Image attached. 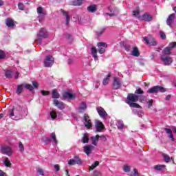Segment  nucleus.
<instances>
[{
    "instance_id": "nucleus-1",
    "label": "nucleus",
    "mask_w": 176,
    "mask_h": 176,
    "mask_svg": "<svg viewBox=\"0 0 176 176\" xmlns=\"http://www.w3.org/2000/svg\"><path fill=\"white\" fill-rule=\"evenodd\" d=\"M28 113V109L20 105H17L15 107H10L9 110V117L14 120H17L16 118H20L22 116H27Z\"/></svg>"
},
{
    "instance_id": "nucleus-2",
    "label": "nucleus",
    "mask_w": 176,
    "mask_h": 176,
    "mask_svg": "<svg viewBox=\"0 0 176 176\" xmlns=\"http://www.w3.org/2000/svg\"><path fill=\"white\" fill-rule=\"evenodd\" d=\"M139 100V96L134 94H129L126 100V104L129 105L131 108H140V109H142V107L140 106L137 102Z\"/></svg>"
},
{
    "instance_id": "nucleus-3",
    "label": "nucleus",
    "mask_w": 176,
    "mask_h": 176,
    "mask_svg": "<svg viewBox=\"0 0 176 176\" xmlns=\"http://www.w3.org/2000/svg\"><path fill=\"white\" fill-rule=\"evenodd\" d=\"M133 14L135 17H138L142 21H152L153 17L148 13L144 14L142 16H140V8H137L133 11Z\"/></svg>"
},
{
    "instance_id": "nucleus-4",
    "label": "nucleus",
    "mask_w": 176,
    "mask_h": 176,
    "mask_svg": "<svg viewBox=\"0 0 176 176\" xmlns=\"http://www.w3.org/2000/svg\"><path fill=\"white\" fill-rule=\"evenodd\" d=\"M25 87L28 90H30V91H32L34 90V87L30 84H22L17 86L16 88V94L19 95L23 93V90Z\"/></svg>"
},
{
    "instance_id": "nucleus-5",
    "label": "nucleus",
    "mask_w": 176,
    "mask_h": 176,
    "mask_svg": "<svg viewBox=\"0 0 176 176\" xmlns=\"http://www.w3.org/2000/svg\"><path fill=\"white\" fill-rule=\"evenodd\" d=\"M82 122L86 129H87L88 130H91V129H93V124H91V120H90V117L89 116V115H84Z\"/></svg>"
},
{
    "instance_id": "nucleus-6",
    "label": "nucleus",
    "mask_w": 176,
    "mask_h": 176,
    "mask_svg": "<svg viewBox=\"0 0 176 176\" xmlns=\"http://www.w3.org/2000/svg\"><path fill=\"white\" fill-rule=\"evenodd\" d=\"M44 67H50L54 64V58L52 55L45 56L43 61Z\"/></svg>"
},
{
    "instance_id": "nucleus-7",
    "label": "nucleus",
    "mask_w": 176,
    "mask_h": 176,
    "mask_svg": "<svg viewBox=\"0 0 176 176\" xmlns=\"http://www.w3.org/2000/svg\"><path fill=\"white\" fill-rule=\"evenodd\" d=\"M159 91H160L161 93H164V91H166V89L160 86H154L148 89L147 93H148L149 94H152L153 93H159Z\"/></svg>"
},
{
    "instance_id": "nucleus-8",
    "label": "nucleus",
    "mask_w": 176,
    "mask_h": 176,
    "mask_svg": "<svg viewBox=\"0 0 176 176\" xmlns=\"http://www.w3.org/2000/svg\"><path fill=\"white\" fill-rule=\"evenodd\" d=\"M98 52L100 54H104L105 53L106 49L108 47L107 43L100 42L97 43Z\"/></svg>"
},
{
    "instance_id": "nucleus-9",
    "label": "nucleus",
    "mask_w": 176,
    "mask_h": 176,
    "mask_svg": "<svg viewBox=\"0 0 176 176\" xmlns=\"http://www.w3.org/2000/svg\"><path fill=\"white\" fill-rule=\"evenodd\" d=\"M1 152L3 155H7V156H12L13 151L8 146H2L1 148Z\"/></svg>"
},
{
    "instance_id": "nucleus-10",
    "label": "nucleus",
    "mask_w": 176,
    "mask_h": 176,
    "mask_svg": "<svg viewBox=\"0 0 176 176\" xmlns=\"http://www.w3.org/2000/svg\"><path fill=\"white\" fill-rule=\"evenodd\" d=\"M37 13L38 14L39 22L42 23L45 19V16H46V11H45L42 7H38L37 8Z\"/></svg>"
},
{
    "instance_id": "nucleus-11",
    "label": "nucleus",
    "mask_w": 176,
    "mask_h": 176,
    "mask_svg": "<svg viewBox=\"0 0 176 176\" xmlns=\"http://www.w3.org/2000/svg\"><path fill=\"white\" fill-rule=\"evenodd\" d=\"M122 86V80L118 77H114L113 79V89L118 90Z\"/></svg>"
},
{
    "instance_id": "nucleus-12",
    "label": "nucleus",
    "mask_w": 176,
    "mask_h": 176,
    "mask_svg": "<svg viewBox=\"0 0 176 176\" xmlns=\"http://www.w3.org/2000/svg\"><path fill=\"white\" fill-rule=\"evenodd\" d=\"M161 60L165 65H170L173 63V58L169 56H166L165 55L161 56Z\"/></svg>"
},
{
    "instance_id": "nucleus-13",
    "label": "nucleus",
    "mask_w": 176,
    "mask_h": 176,
    "mask_svg": "<svg viewBox=\"0 0 176 176\" xmlns=\"http://www.w3.org/2000/svg\"><path fill=\"white\" fill-rule=\"evenodd\" d=\"M96 110L99 116H100V118H102V119H105L107 116H108V113H107V111H105L104 108L99 107L96 109Z\"/></svg>"
},
{
    "instance_id": "nucleus-14",
    "label": "nucleus",
    "mask_w": 176,
    "mask_h": 176,
    "mask_svg": "<svg viewBox=\"0 0 176 176\" xmlns=\"http://www.w3.org/2000/svg\"><path fill=\"white\" fill-rule=\"evenodd\" d=\"M96 130L98 133H101L104 130V124L100 120H96L95 124Z\"/></svg>"
},
{
    "instance_id": "nucleus-15",
    "label": "nucleus",
    "mask_w": 176,
    "mask_h": 176,
    "mask_svg": "<svg viewBox=\"0 0 176 176\" xmlns=\"http://www.w3.org/2000/svg\"><path fill=\"white\" fill-rule=\"evenodd\" d=\"M143 39L146 42V45H149V46H156V45H157V42H156V41L153 38H148V37H144Z\"/></svg>"
},
{
    "instance_id": "nucleus-16",
    "label": "nucleus",
    "mask_w": 176,
    "mask_h": 176,
    "mask_svg": "<svg viewBox=\"0 0 176 176\" xmlns=\"http://www.w3.org/2000/svg\"><path fill=\"white\" fill-rule=\"evenodd\" d=\"M37 36H38V40L43 39L45 38H47V32H46V30L45 29H41L38 32V34Z\"/></svg>"
},
{
    "instance_id": "nucleus-17",
    "label": "nucleus",
    "mask_w": 176,
    "mask_h": 176,
    "mask_svg": "<svg viewBox=\"0 0 176 176\" xmlns=\"http://www.w3.org/2000/svg\"><path fill=\"white\" fill-rule=\"evenodd\" d=\"M94 149V146L92 145H86L84 146V152L89 156L91 152H93V150Z\"/></svg>"
},
{
    "instance_id": "nucleus-18",
    "label": "nucleus",
    "mask_w": 176,
    "mask_h": 176,
    "mask_svg": "<svg viewBox=\"0 0 176 176\" xmlns=\"http://www.w3.org/2000/svg\"><path fill=\"white\" fill-rule=\"evenodd\" d=\"M175 19V14H170L166 20L167 25H169V27H171V25L173 24V23H174Z\"/></svg>"
},
{
    "instance_id": "nucleus-19",
    "label": "nucleus",
    "mask_w": 176,
    "mask_h": 176,
    "mask_svg": "<svg viewBox=\"0 0 176 176\" xmlns=\"http://www.w3.org/2000/svg\"><path fill=\"white\" fill-rule=\"evenodd\" d=\"M87 108V105L86 104V102H82L80 104V106L78 107V108L77 109V111L80 113H82V112H85V111H86Z\"/></svg>"
},
{
    "instance_id": "nucleus-20",
    "label": "nucleus",
    "mask_w": 176,
    "mask_h": 176,
    "mask_svg": "<svg viewBox=\"0 0 176 176\" xmlns=\"http://www.w3.org/2000/svg\"><path fill=\"white\" fill-rule=\"evenodd\" d=\"M54 105H55V107H57V108H58V109H60L61 111L62 109H64L65 108V104H64V103H63L62 102L58 101V100H54Z\"/></svg>"
},
{
    "instance_id": "nucleus-21",
    "label": "nucleus",
    "mask_w": 176,
    "mask_h": 176,
    "mask_svg": "<svg viewBox=\"0 0 176 176\" xmlns=\"http://www.w3.org/2000/svg\"><path fill=\"white\" fill-rule=\"evenodd\" d=\"M75 97H76V96L71 94L69 91L65 92L63 94V98L65 100H73V98H75Z\"/></svg>"
},
{
    "instance_id": "nucleus-22",
    "label": "nucleus",
    "mask_w": 176,
    "mask_h": 176,
    "mask_svg": "<svg viewBox=\"0 0 176 176\" xmlns=\"http://www.w3.org/2000/svg\"><path fill=\"white\" fill-rule=\"evenodd\" d=\"M6 24L9 28H13L14 27V21L10 18H8L6 21Z\"/></svg>"
},
{
    "instance_id": "nucleus-23",
    "label": "nucleus",
    "mask_w": 176,
    "mask_h": 176,
    "mask_svg": "<svg viewBox=\"0 0 176 176\" xmlns=\"http://www.w3.org/2000/svg\"><path fill=\"white\" fill-rule=\"evenodd\" d=\"M131 56H133L134 57H138L140 56V51L138 50V47H133V50L131 52Z\"/></svg>"
},
{
    "instance_id": "nucleus-24",
    "label": "nucleus",
    "mask_w": 176,
    "mask_h": 176,
    "mask_svg": "<svg viewBox=\"0 0 176 176\" xmlns=\"http://www.w3.org/2000/svg\"><path fill=\"white\" fill-rule=\"evenodd\" d=\"M91 53L94 60L96 61H97V60H98V56H97V48H96L94 47H91Z\"/></svg>"
},
{
    "instance_id": "nucleus-25",
    "label": "nucleus",
    "mask_w": 176,
    "mask_h": 176,
    "mask_svg": "<svg viewBox=\"0 0 176 176\" xmlns=\"http://www.w3.org/2000/svg\"><path fill=\"white\" fill-rule=\"evenodd\" d=\"M154 168L157 171H166L167 170L166 165H156L154 166Z\"/></svg>"
},
{
    "instance_id": "nucleus-26",
    "label": "nucleus",
    "mask_w": 176,
    "mask_h": 176,
    "mask_svg": "<svg viewBox=\"0 0 176 176\" xmlns=\"http://www.w3.org/2000/svg\"><path fill=\"white\" fill-rule=\"evenodd\" d=\"M165 132L166 134H168V138L171 140V141H174V135H173V131L170 129L165 128Z\"/></svg>"
},
{
    "instance_id": "nucleus-27",
    "label": "nucleus",
    "mask_w": 176,
    "mask_h": 176,
    "mask_svg": "<svg viewBox=\"0 0 176 176\" xmlns=\"http://www.w3.org/2000/svg\"><path fill=\"white\" fill-rule=\"evenodd\" d=\"M61 12L63 16L66 17V25H68L69 24V20H71V16H69L68 12H65V10H62Z\"/></svg>"
},
{
    "instance_id": "nucleus-28",
    "label": "nucleus",
    "mask_w": 176,
    "mask_h": 176,
    "mask_svg": "<svg viewBox=\"0 0 176 176\" xmlns=\"http://www.w3.org/2000/svg\"><path fill=\"white\" fill-rule=\"evenodd\" d=\"M133 113H134V115H137L139 118H142V116H144V112L138 109H133Z\"/></svg>"
},
{
    "instance_id": "nucleus-29",
    "label": "nucleus",
    "mask_w": 176,
    "mask_h": 176,
    "mask_svg": "<svg viewBox=\"0 0 176 176\" xmlns=\"http://www.w3.org/2000/svg\"><path fill=\"white\" fill-rule=\"evenodd\" d=\"M98 138H100V135H96V136L91 137V140L92 141L93 145H97V142H98Z\"/></svg>"
},
{
    "instance_id": "nucleus-30",
    "label": "nucleus",
    "mask_w": 176,
    "mask_h": 176,
    "mask_svg": "<svg viewBox=\"0 0 176 176\" xmlns=\"http://www.w3.org/2000/svg\"><path fill=\"white\" fill-rule=\"evenodd\" d=\"M87 10L88 12H91V13H94V12L97 10V6H96L95 4L91 5L87 7Z\"/></svg>"
},
{
    "instance_id": "nucleus-31",
    "label": "nucleus",
    "mask_w": 176,
    "mask_h": 176,
    "mask_svg": "<svg viewBox=\"0 0 176 176\" xmlns=\"http://www.w3.org/2000/svg\"><path fill=\"white\" fill-rule=\"evenodd\" d=\"M109 78H111V74H108L107 76L104 78L102 81V85L107 86L109 83Z\"/></svg>"
},
{
    "instance_id": "nucleus-32",
    "label": "nucleus",
    "mask_w": 176,
    "mask_h": 176,
    "mask_svg": "<svg viewBox=\"0 0 176 176\" xmlns=\"http://www.w3.org/2000/svg\"><path fill=\"white\" fill-rule=\"evenodd\" d=\"M6 78L10 79L13 78V71L12 70H7L5 73Z\"/></svg>"
},
{
    "instance_id": "nucleus-33",
    "label": "nucleus",
    "mask_w": 176,
    "mask_h": 176,
    "mask_svg": "<svg viewBox=\"0 0 176 176\" xmlns=\"http://www.w3.org/2000/svg\"><path fill=\"white\" fill-rule=\"evenodd\" d=\"M83 3V0H74L72 4L74 6H80Z\"/></svg>"
},
{
    "instance_id": "nucleus-34",
    "label": "nucleus",
    "mask_w": 176,
    "mask_h": 176,
    "mask_svg": "<svg viewBox=\"0 0 176 176\" xmlns=\"http://www.w3.org/2000/svg\"><path fill=\"white\" fill-rule=\"evenodd\" d=\"M162 56H164V54H171V47H166L162 52Z\"/></svg>"
},
{
    "instance_id": "nucleus-35",
    "label": "nucleus",
    "mask_w": 176,
    "mask_h": 176,
    "mask_svg": "<svg viewBox=\"0 0 176 176\" xmlns=\"http://www.w3.org/2000/svg\"><path fill=\"white\" fill-rule=\"evenodd\" d=\"M117 126L119 130H122L124 127V124H123V121L118 120L117 122Z\"/></svg>"
},
{
    "instance_id": "nucleus-36",
    "label": "nucleus",
    "mask_w": 176,
    "mask_h": 176,
    "mask_svg": "<svg viewBox=\"0 0 176 176\" xmlns=\"http://www.w3.org/2000/svg\"><path fill=\"white\" fill-rule=\"evenodd\" d=\"M52 98H60V94L56 89L52 90Z\"/></svg>"
},
{
    "instance_id": "nucleus-37",
    "label": "nucleus",
    "mask_w": 176,
    "mask_h": 176,
    "mask_svg": "<svg viewBox=\"0 0 176 176\" xmlns=\"http://www.w3.org/2000/svg\"><path fill=\"white\" fill-rule=\"evenodd\" d=\"M82 142L83 144H87L89 142V135L87 133L84 134L82 139Z\"/></svg>"
},
{
    "instance_id": "nucleus-38",
    "label": "nucleus",
    "mask_w": 176,
    "mask_h": 176,
    "mask_svg": "<svg viewBox=\"0 0 176 176\" xmlns=\"http://www.w3.org/2000/svg\"><path fill=\"white\" fill-rule=\"evenodd\" d=\"M50 115L52 120H54V119L57 118V113L54 110H52V111H50Z\"/></svg>"
},
{
    "instance_id": "nucleus-39",
    "label": "nucleus",
    "mask_w": 176,
    "mask_h": 176,
    "mask_svg": "<svg viewBox=\"0 0 176 176\" xmlns=\"http://www.w3.org/2000/svg\"><path fill=\"white\" fill-rule=\"evenodd\" d=\"M138 100L139 101H140V102H142L143 104H145V102L148 101L146 96H139Z\"/></svg>"
},
{
    "instance_id": "nucleus-40",
    "label": "nucleus",
    "mask_w": 176,
    "mask_h": 176,
    "mask_svg": "<svg viewBox=\"0 0 176 176\" xmlns=\"http://www.w3.org/2000/svg\"><path fill=\"white\" fill-rule=\"evenodd\" d=\"M162 156L164 157V162H166V163H169L170 162V156L164 153H162Z\"/></svg>"
},
{
    "instance_id": "nucleus-41",
    "label": "nucleus",
    "mask_w": 176,
    "mask_h": 176,
    "mask_svg": "<svg viewBox=\"0 0 176 176\" xmlns=\"http://www.w3.org/2000/svg\"><path fill=\"white\" fill-rule=\"evenodd\" d=\"M99 164L100 162H98V161L95 162L89 166V170H94V168H96V167H97Z\"/></svg>"
},
{
    "instance_id": "nucleus-42",
    "label": "nucleus",
    "mask_w": 176,
    "mask_h": 176,
    "mask_svg": "<svg viewBox=\"0 0 176 176\" xmlns=\"http://www.w3.org/2000/svg\"><path fill=\"white\" fill-rule=\"evenodd\" d=\"M3 163L6 167H10V166H12V163H10L9 158H6L5 160L3 161Z\"/></svg>"
},
{
    "instance_id": "nucleus-43",
    "label": "nucleus",
    "mask_w": 176,
    "mask_h": 176,
    "mask_svg": "<svg viewBox=\"0 0 176 176\" xmlns=\"http://www.w3.org/2000/svg\"><path fill=\"white\" fill-rule=\"evenodd\" d=\"M131 168V167H130V166H129L128 164H125L123 166V170L124 171V173H130Z\"/></svg>"
},
{
    "instance_id": "nucleus-44",
    "label": "nucleus",
    "mask_w": 176,
    "mask_h": 176,
    "mask_svg": "<svg viewBox=\"0 0 176 176\" xmlns=\"http://www.w3.org/2000/svg\"><path fill=\"white\" fill-rule=\"evenodd\" d=\"M74 162L76 164H82V160L78 156L74 157Z\"/></svg>"
},
{
    "instance_id": "nucleus-45",
    "label": "nucleus",
    "mask_w": 176,
    "mask_h": 176,
    "mask_svg": "<svg viewBox=\"0 0 176 176\" xmlns=\"http://www.w3.org/2000/svg\"><path fill=\"white\" fill-rule=\"evenodd\" d=\"M51 138H52V140H53L55 145H57V139L56 138V133H52Z\"/></svg>"
},
{
    "instance_id": "nucleus-46",
    "label": "nucleus",
    "mask_w": 176,
    "mask_h": 176,
    "mask_svg": "<svg viewBox=\"0 0 176 176\" xmlns=\"http://www.w3.org/2000/svg\"><path fill=\"white\" fill-rule=\"evenodd\" d=\"M43 142H45V144H50V138H48V137H44L43 138Z\"/></svg>"
},
{
    "instance_id": "nucleus-47",
    "label": "nucleus",
    "mask_w": 176,
    "mask_h": 176,
    "mask_svg": "<svg viewBox=\"0 0 176 176\" xmlns=\"http://www.w3.org/2000/svg\"><path fill=\"white\" fill-rule=\"evenodd\" d=\"M37 174H39L40 175H45V173L43 172V169L42 168H38L37 169V171H36Z\"/></svg>"
},
{
    "instance_id": "nucleus-48",
    "label": "nucleus",
    "mask_w": 176,
    "mask_h": 176,
    "mask_svg": "<svg viewBox=\"0 0 176 176\" xmlns=\"http://www.w3.org/2000/svg\"><path fill=\"white\" fill-rule=\"evenodd\" d=\"M41 93L42 96H49V94H50V92L49 91H45V90H41Z\"/></svg>"
},
{
    "instance_id": "nucleus-49",
    "label": "nucleus",
    "mask_w": 176,
    "mask_h": 176,
    "mask_svg": "<svg viewBox=\"0 0 176 176\" xmlns=\"http://www.w3.org/2000/svg\"><path fill=\"white\" fill-rule=\"evenodd\" d=\"M6 54H5V52L2 50L0 51V60H2L3 58H5L6 57Z\"/></svg>"
},
{
    "instance_id": "nucleus-50",
    "label": "nucleus",
    "mask_w": 176,
    "mask_h": 176,
    "mask_svg": "<svg viewBox=\"0 0 176 176\" xmlns=\"http://www.w3.org/2000/svg\"><path fill=\"white\" fill-rule=\"evenodd\" d=\"M135 94H144V91H142V89H141V88H139L135 90Z\"/></svg>"
},
{
    "instance_id": "nucleus-51",
    "label": "nucleus",
    "mask_w": 176,
    "mask_h": 176,
    "mask_svg": "<svg viewBox=\"0 0 176 176\" xmlns=\"http://www.w3.org/2000/svg\"><path fill=\"white\" fill-rule=\"evenodd\" d=\"M18 8L19 10H24V4H23L22 3H19Z\"/></svg>"
},
{
    "instance_id": "nucleus-52",
    "label": "nucleus",
    "mask_w": 176,
    "mask_h": 176,
    "mask_svg": "<svg viewBox=\"0 0 176 176\" xmlns=\"http://www.w3.org/2000/svg\"><path fill=\"white\" fill-rule=\"evenodd\" d=\"M19 146L21 152H24V146L23 145V143L21 142H19Z\"/></svg>"
},
{
    "instance_id": "nucleus-53",
    "label": "nucleus",
    "mask_w": 176,
    "mask_h": 176,
    "mask_svg": "<svg viewBox=\"0 0 176 176\" xmlns=\"http://www.w3.org/2000/svg\"><path fill=\"white\" fill-rule=\"evenodd\" d=\"M32 83L33 87H34V89H38V87H39V84L37 82L32 81Z\"/></svg>"
},
{
    "instance_id": "nucleus-54",
    "label": "nucleus",
    "mask_w": 176,
    "mask_h": 176,
    "mask_svg": "<svg viewBox=\"0 0 176 176\" xmlns=\"http://www.w3.org/2000/svg\"><path fill=\"white\" fill-rule=\"evenodd\" d=\"M68 164H69V166H74V164H76L75 160H69L68 161Z\"/></svg>"
},
{
    "instance_id": "nucleus-55",
    "label": "nucleus",
    "mask_w": 176,
    "mask_h": 176,
    "mask_svg": "<svg viewBox=\"0 0 176 176\" xmlns=\"http://www.w3.org/2000/svg\"><path fill=\"white\" fill-rule=\"evenodd\" d=\"M93 176H101V173L98 170H94L93 173Z\"/></svg>"
},
{
    "instance_id": "nucleus-56",
    "label": "nucleus",
    "mask_w": 176,
    "mask_h": 176,
    "mask_svg": "<svg viewBox=\"0 0 176 176\" xmlns=\"http://www.w3.org/2000/svg\"><path fill=\"white\" fill-rule=\"evenodd\" d=\"M147 104H148V108H151V107H152L153 104V100H147Z\"/></svg>"
},
{
    "instance_id": "nucleus-57",
    "label": "nucleus",
    "mask_w": 176,
    "mask_h": 176,
    "mask_svg": "<svg viewBox=\"0 0 176 176\" xmlns=\"http://www.w3.org/2000/svg\"><path fill=\"white\" fill-rule=\"evenodd\" d=\"M160 35L162 39H166V34L163 32H160Z\"/></svg>"
},
{
    "instance_id": "nucleus-58",
    "label": "nucleus",
    "mask_w": 176,
    "mask_h": 176,
    "mask_svg": "<svg viewBox=\"0 0 176 176\" xmlns=\"http://www.w3.org/2000/svg\"><path fill=\"white\" fill-rule=\"evenodd\" d=\"M175 46H176V42H173L170 43V47H170V49H173V48L175 47Z\"/></svg>"
},
{
    "instance_id": "nucleus-59",
    "label": "nucleus",
    "mask_w": 176,
    "mask_h": 176,
    "mask_svg": "<svg viewBox=\"0 0 176 176\" xmlns=\"http://www.w3.org/2000/svg\"><path fill=\"white\" fill-rule=\"evenodd\" d=\"M54 168L56 171H60V166H58V164L54 165Z\"/></svg>"
},
{
    "instance_id": "nucleus-60",
    "label": "nucleus",
    "mask_w": 176,
    "mask_h": 176,
    "mask_svg": "<svg viewBox=\"0 0 176 176\" xmlns=\"http://www.w3.org/2000/svg\"><path fill=\"white\" fill-rule=\"evenodd\" d=\"M130 49H131V47L130 45H126L125 46V50L126 52H130Z\"/></svg>"
},
{
    "instance_id": "nucleus-61",
    "label": "nucleus",
    "mask_w": 176,
    "mask_h": 176,
    "mask_svg": "<svg viewBox=\"0 0 176 176\" xmlns=\"http://www.w3.org/2000/svg\"><path fill=\"white\" fill-rule=\"evenodd\" d=\"M0 176H6V173L2 171V170H0Z\"/></svg>"
},
{
    "instance_id": "nucleus-62",
    "label": "nucleus",
    "mask_w": 176,
    "mask_h": 176,
    "mask_svg": "<svg viewBox=\"0 0 176 176\" xmlns=\"http://www.w3.org/2000/svg\"><path fill=\"white\" fill-rule=\"evenodd\" d=\"M99 86H100V82L99 81H96V85H95V87L96 89H98Z\"/></svg>"
},
{
    "instance_id": "nucleus-63",
    "label": "nucleus",
    "mask_w": 176,
    "mask_h": 176,
    "mask_svg": "<svg viewBox=\"0 0 176 176\" xmlns=\"http://www.w3.org/2000/svg\"><path fill=\"white\" fill-rule=\"evenodd\" d=\"M14 78L15 79H19V72H16L15 74H14Z\"/></svg>"
},
{
    "instance_id": "nucleus-64",
    "label": "nucleus",
    "mask_w": 176,
    "mask_h": 176,
    "mask_svg": "<svg viewBox=\"0 0 176 176\" xmlns=\"http://www.w3.org/2000/svg\"><path fill=\"white\" fill-rule=\"evenodd\" d=\"M67 39H69V40L72 39V36H71V34H67Z\"/></svg>"
}]
</instances>
